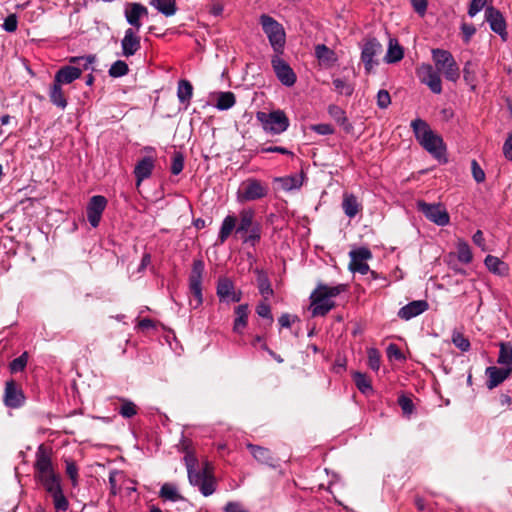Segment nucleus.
<instances>
[{
  "label": "nucleus",
  "instance_id": "f257e3e1",
  "mask_svg": "<svg viewBox=\"0 0 512 512\" xmlns=\"http://www.w3.org/2000/svg\"><path fill=\"white\" fill-rule=\"evenodd\" d=\"M234 233L236 240L245 247L256 245V212L253 208H243L238 215H227L221 224L218 241L223 244Z\"/></svg>",
  "mask_w": 512,
  "mask_h": 512
},
{
  "label": "nucleus",
  "instance_id": "f03ea898",
  "mask_svg": "<svg viewBox=\"0 0 512 512\" xmlns=\"http://www.w3.org/2000/svg\"><path fill=\"white\" fill-rule=\"evenodd\" d=\"M34 469L35 479L43 486L48 494L62 488L61 477L55 472L50 454L43 445H40L37 449Z\"/></svg>",
  "mask_w": 512,
  "mask_h": 512
},
{
  "label": "nucleus",
  "instance_id": "7ed1b4c3",
  "mask_svg": "<svg viewBox=\"0 0 512 512\" xmlns=\"http://www.w3.org/2000/svg\"><path fill=\"white\" fill-rule=\"evenodd\" d=\"M411 128L420 145L436 159L445 155L446 148L442 137L434 133L426 121L417 118L411 122Z\"/></svg>",
  "mask_w": 512,
  "mask_h": 512
},
{
  "label": "nucleus",
  "instance_id": "20e7f679",
  "mask_svg": "<svg viewBox=\"0 0 512 512\" xmlns=\"http://www.w3.org/2000/svg\"><path fill=\"white\" fill-rule=\"evenodd\" d=\"M259 22L274 53L283 54L286 44V33L283 25L267 14H262Z\"/></svg>",
  "mask_w": 512,
  "mask_h": 512
},
{
  "label": "nucleus",
  "instance_id": "39448f33",
  "mask_svg": "<svg viewBox=\"0 0 512 512\" xmlns=\"http://www.w3.org/2000/svg\"><path fill=\"white\" fill-rule=\"evenodd\" d=\"M94 62V55L72 57L70 58V63L76 64L77 66L67 65L62 67L56 72L54 81L61 85L70 84L78 79L81 76L82 71L87 70Z\"/></svg>",
  "mask_w": 512,
  "mask_h": 512
},
{
  "label": "nucleus",
  "instance_id": "423d86ee",
  "mask_svg": "<svg viewBox=\"0 0 512 512\" xmlns=\"http://www.w3.org/2000/svg\"><path fill=\"white\" fill-rule=\"evenodd\" d=\"M432 58L436 66V70L442 72L449 81L456 82L460 77L459 67L453 55L444 49H433Z\"/></svg>",
  "mask_w": 512,
  "mask_h": 512
},
{
  "label": "nucleus",
  "instance_id": "0eeeda50",
  "mask_svg": "<svg viewBox=\"0 0 512 512\" xmlns=\"http://www.w3.org/2000/svg\"><path fill=\"white\" fill-rule=\"evenodd\" d=\"M204 267V262L202 260L199 259L193 261L189 276V291L191 294L189 305L192 309L199 308L203 303L202 278Z\"/></svg>",
  "mask_w": 512,
  "mask_h": 512
},
{
  "label": "nucleus",
  "instance_id": "6e6552de",
  "mask_svg": "<svg viewBox=\"0 0 512 512\" xmlns=\"http://www.w3.org/2000/svg\"><path fill=\"white\" fill-rule=\"evenodd\" d=\"M189 483L197 486L201 494L205 497L212 495L216 490V481L209 464L206 463L203 468H196L187 472Z\"/></svg>",
  "mask_w": 512,
  "mask_h": 512
},
{
  "label": "nucleus",
  "instance_id": "1a4fd4ad",
  "mask_svg": "<svg viewBox=\"0 0 512 512\" xmlns=\"http://www.w3.org/2000/svg\"><path fill=\"white\" fill-rule=\"evenodd\" d=\"M258 121L266 132L274 135L283 133L289 127V119L282 110L270 113L258 111Z\"/></svg>",
  "mask_w": 512,
  "mask_h": 512
},
{
  "label": "nucleus",
  "instance_id": "9d476101",
  "mask_svg": "<svg viewBox=\"0 0 512 512\" xmlns=\"http://www.w3.org/2000/svg\"><path fill=\"white\" fill-rule=\"evenodd\" d=\"M417 209L431 222L438 226H446L450 222V216L441 203L429 204L423 200L417 202Z\"/></svg>",
  "mask_w": 512,
  "mask_h": 512
},
{
  "label": "nucleus",
  "instance_id": "9b49d317",
  "mask_svg": "<svg viewBox=\"0 0 512 512\" xmlns=\"http://www.w3.org/2000/svg\"><path fill=\"white\" fill-rule=\"evenodd\" d=\"M281 54H274L271 58V65L277 79L285 86L291 87L296 83L297 76L290 65L280 57Z\"/></svg>",
  "mask_w": 512,
  "mask_h": 512
},
{
  "label": "nucleus",
  "instance_id": "f8f14e48",
  "mask_svg": "<svg viewBox=\"0 0 512 512\" xmlns=\"http://www.w3.org/2000/svg\"><path fill=\"white\" fill-rule=\"evenodd\" d=\"M417 75L420 81L427 85L433 93L440 94L442 92L440 74L432 65L422 64L417 70Z\"/></svg>",
  "mask_w": 512,
  "mask_h": 512
},
{
  "label": "nucleus",
  "instance_id": "ddd939ff",
  "mask_svg": "<svg viewBox=\"0 0 512 512\" xmlns=\"http://www.w3.org/2000/svg\"><path fill=\"white\" fill-rule=\"evenodd\" d=\"M349 256V269L352 272H358L364 275L370 271L369 265L366 263V261L372 258V253L368 248L361 247L351 250Z\"/></svg>",
  "mask_w": 512,
  "mask_h": 512
},
{
  "label": "nucleus",
  "instance_id": "4468645a",
  "mask_svg": "<svg viewBox=\"0 0 512 512\" xmlns=\"http://www.w3.org/2000/svg\"><path fill=\"white\" fill-rule=\"evenodd\" d=\"M382 50V44L376 38L366 39L362 47L361 60L367 73L372 71L374 64H378L373 58L381 54Z\"/></svg>",
  "mask_w": 512,
  "mask_h": 512
},
{
  "label": "nucleus",
  "instance_id": "2eb2a0df",
  "mask_svg": "<svg viewBox=\"0 0 512 512\" xmlns=\"http://www.w3.org/2000/svg\"><path fill=\"white\" fill-rule=\"evenodd\" d=\"M107 206V199L102 195H94L87 204V219L93 228L98 227L102 214Z\"/></svg>",
  "mask_w": 512,
  "mask_h": 512
},
{
  "label": "nucleus",
  "instance_id": "dca6fc26",
  "mask_svg": "<svg viewBox=\"0 0 512 512\" xmlns=\"http://www.w3.org/2000/svg\"><path fill=\"white\" fill-rule=\"evenodd\" d=\"M485 20L489 23L491 30L498 34L503 40L507 38V25L505 18L500 10L494 6H488L485 9Z\"/></svg>",
  "mask_w": 512,
  "mask_h": 512
},
{
  "label": "nucleus",
  "instance_id": "f3484780",
  "mask_svg": "<svg viewBox=\"0 0 512 512\" xmlns=\"http://www.w3.org/2000/svg\"><path fill=\"white\" fill-rule=\"evenodd\" d=\"M4 404L9 408H20L25 403V395L14 380L6 382L4 391Z\"/></svg>",
  "mask_w": 512,
  "mask_h": 512
},
{
  "label": "nucleus",
  "instance_id": "a211bd4d",
  "mask_svg": "<svg viewBox=\"0 0 512 512\" xmlns=\"http://www.w3.org/2000/svg\"><path fill=\"white\" fill-rule=\"evenodd\" d=\"M124 15L126 21L133 27V29L139 31L142 26L141 19L148 16V9L141 3H127Z\"/></svg>",
  "mask_w": 512,
  "mask_h": 512
},
{
  "label": "nucleus",
  "instance_id": "6ab92c4d",
  "mask_svg": "<svg viewBox=\"0 0 512 512\" xmlns=\"http://www.w3.org/2000/svg\"><path fill=\"white\" fill-rule=\"evenodd\" d=\"M216 293L221 302L232 303L241 300L240 292L235 291L233 282L227 277L219 278Z\"/></svg>",
  "mask_w": 512,
  "mask_h": 512
},
{
  "label": "nucleus",
  "instance_id": "aec40b11",
  "mask_svg": "<svg viewBox=\"0 0 512 512\" xmlns=\"http://www.w3.org/2000/svg\"><path fill=\"white\" fill-rule=\"evenodd\" d=\"M488 380L486 382L488 389H494L506 380L512 374V367H496L490 366L485 371Z\"/></svg>",
  "mask_w": 512,
  "mask_h": 512
},
{
  "label": "nucleus",
  "instance_id": "412c9836",
  "mask_svg": "<svg viewBox=\"0 0 512 512\" xmlns=\"http://www.w3.org/2000/svg\"><path fill=\"white\" fill-rule=\"evenodd\" d=\"M136 32L133 28L125 30L124 37L121 40L122 54L125 57L133 56L141 47L140 37L136 35Z\"/></svg>",
  "mask_w": 512,
  "mask_h": 512
},
{
  "label": "nucleus",
  "instance_id": "4be33fe9",
  "mask_svg": "<svg viewBox=\"0 0 512 512\" xmlns=\"http://www.w3.org/2000/svg\"><path fill=\"white\" fill-rule=\"evenodd\" d=\"M428 308L429 304L426 300H414L400 308L397 315L400 319L408 321L424 313Z\"/></svg>",
  "mask_w": 512,
  "mask_h": 512
},
{
  "label": "nucleus",
  "instance_id": "5701e85b",
  "mask_svg": "<svg viewBox=\"0 0 512 512\" xmlns=\"http://www.w3.org/2000/svg\"><path fill=\"white\" fill-rule=\"evenodd\" d=\"M258 465H261V469L270 468L273 472V477L280 476L279 460L272 456L268 449L260 446H258Z\"/></svg>",
  "mask_w": 512,
  "mask_h": 512
},
{
  "label": "nucleus",
  "instance_id": "b1692460",
  "mask_svg": "<svg viewBox=\"0 0 512 512\" xmlns=\"http://www.w3.org/2000/svg\"><path fill=\"white\" fill-rule=\"evenodd\" d=\"M154 168V160L152 157L146 156L139 160L134 168L136 177V185L140 186L143 180L150 177Z\"/></svg>",
  "mask_w": 512,
  "mask_h": 512
},
{
  "label": "nucleus",
  "instance_id": "393cba45",
  "mask_svg": "<svg viewBox=\"0 0 512 512\" xmlns=\"http://www.w3.org/2000/svg\"><path fill=\"white\" fill-rule=\"evenodd\" d=\"M346 286L343 284H339L337 286H327L325 284H319L317 288L313 291L316 296V300L314 302H320L325 299H330L331 297H336L343 291H345Z\"/></svg>",
  "mask_w": 512,
  "mask_h": 512
},
{
  "label": "nucleus",
  "instance_id": "a878e982",
  "mask_svg": "<svg viewBox=\"0 0 512 512\" xmlns=\"http://www.w3.org/2000/svg\"><path fill=\"white\" fill-rule=\"evenodd\" d=\"M256 199V180L248 179L241 183L237 191V200L240 203Z\"/></svg>",
  "mask_w": 512,
  "mask_h": 512
},
{
  "label": "nucleus",
  "instance_id": "bb28decb",
  "mask_svg": "<svg viewBox=\"0 0 512 512\" xmlns=\"http://www.w3.org/2000/svg\"><path fill=\"white\" fill-rule=\"evenodd\" d=\"M315 56L321 65L330 67L337 61L336 53L324 44L315 46Z\"/></svg>",
  "mask_w": 512,
  "mask_h": 512
},
{
  "label": "nucleus",
  "instance_id": "cd10ccee",
  "mask_svg": "<svg viewBox=\"0 0 512 512\" xmlns=\"http://www.w3.org/2000/svg\"><path fill=\"white\" fill-rule=\"evenodd\" d=\"M342 209L346 216L354 218L362 210V205L354 194L345 193L343 195Z\"/></svg>",
  "mask_w": 512,
  "mask_h": 512
},
{
  "label": "nucleus",
  "instance_id": "c85d7f7f",
  "mask_svg": "<svg viewBox=\"0 0 512 512\" xmlns=\"http://www.w3.org/2000/svg\"><path fill=\"white\" fill-rule=\"evenodd\" d=\"M484 263L487 269L496 275L504 276L508 274V265L504 263L502 260H500L498 257L487 255L484 260Z\"/></svg>",
  "mask_w": 512,
  "mask_h": 512
},
{
  "label": "nucleus",
  "instance_id": "c756f323",
  "mask_svg": "<svg viewBox=\"0 0 512 512\" xmlns=\"http://www.w3.org/2000/svg\"><path fill=\"white\" fill-rule=\"evenodd\" d=\"M310 300L313 316H325L331 309L335 307V302L330 299L314 302V300H316L314 292L311 293Z\"/></svg>",
  "mask_w": 512,
  "mask_h": 512
},
{
  "label": "nucleus",
  "instance_id": "7c9ffc66",
  "mask_svg": "<svg viewBox=\"0 0 512 512\" xmlns=\"http://www.w3.org/2000/svg\"><path fill=\"white\" fill-rule=\"evenodd\" d=\"M193 95V86L192 84L185 79H181L178 82L177 87V97L181 104L185 105V108H187L190 104L191 98Z\"/></svg>",
  "mask_w": 512,
  "mask_h": 512
},
{
  "label": "nucleus",
  "instance_id": "2f4dec72",
  "mask_svg": "<svg viewBox=\"0 0 512 512\" xmlns=\"http://www.w3.org/2000/svg\"><path fill=\"white\" fill-rule=\"evenodd\" d=\"M149 4L166 17L173 16L177 11L175 0H150Z\"/></svg>",
  "mask_w": 512,
  "mask_h": 512
},
{
  "label": "nucleus",
  "instance_id": "473e14b6",
  "mask_svg": "<svg viewBox=\"0 0 512 512\" xmlns=\"http://www.w3.org/2000/svg\"><path fill=\"white\" fill-rule=\"evenodd\" d=\"M214 97L216 100L215 107L221 111L230 109L236 102L235 95L230 91L217 92Z\"/></svg>",
  "mask_w": 512,
  "mask_h": 512
},
{
  "label": "nucleus",
  "instance_id": "72a5a7b5",
  "mask_svg": "<svg viewBox=\"0 0 512 512\" xmlns=\"http://www.w3.org/2000/svg\"><path fill=\"white\" fill-rule=\"evenodd\" d=\"M50 101L57 107L65 109L67 106V100L62 90L61 84L53 81L49 92Z\"/></svg>",
  "mask_w": 512,
  "mask_h": 512
},
{
  "label": "nucleus",
  "instance_id": "f704fd0d",
  "mask_svg": "<svg viewBox=\"0 0 512 512\" xmlns=\"http://www.w3.org/2000/svg\"><path fill=\"white\" fill-rule=\"evenodd\" d=\"M235 314H236V317L234 320L233 331L238 334H241L247 325L248 306L247 305H239L235 309Z\"/></svg>",
  "mask_w": 512,
  "mask_h": 512
},
{
  "label": "nucleus",
  "instance_id": "c9c22d12",
  "mask_svg": "<svg viewBox=\"0 0 512 512\" xmlns=\"http://www.w3.org/2000/svg\"><path fill=\"white\" fill-rule=\"evenodd\" d=\"M329 113L343 127L346 133L352 132L353 125L348 121L343 109L336 105H331L329 107Z\"/></svg>",
  "mask_w": 512,
  "mask_h": 512
},
{
  "label": "nucleus",
  "instance_id": "e433bc0d",
  "mask_svg": "<svg viewBox=\"0 0 512 512\" xmlns=\"http://www.w3.org/2000/svg\"><path fill=\"white\" fill-rule=\"evenodd\" d=\"M304 177V172H301L300 175L282 177L279 178L278 181L281 183L283 190L291 191L293 189H299L303 185Z\"/></svg>",
  "mask_w": 512,
  "mask_h": 512
},
{
  "label": "nucleus",
  "instance_id": "4c0bfd02",
  "mask_svg": "<svg viewBox=\"0 0 512 512\" xmlns=\"http://www.w3.org/2000/svg\"><path fill=\"white\" fill-rule=\"evenodd\" d=\"M404 56L403 48L398 44L397 40L390 39L385 61L387 63H396Z\"/></svg>",
  "mask_w": 512,
  "mask_h": 512
},
{
  "label": "nucleus",
  "instance_id": "58836bf2",
  "mask_svg": "<svg viewBox=\"0 0 512 512\" xmlns=\"http://www.w3.org/2000/svg\"><path fill=\"white\" fill-rule=\"evenodd\" d=\"M497 362L506 367L512 365V344L510 342L499 343V356Z\"/></svg>",
  "mask_w": 512,
  "mask_h": 512
},
{
  "label": "nucleus",
  "instance_id": "ea45409f",
  "mask_svg": "<svg viewBox=\"0 0 512 512\" xmlns=\"http://www.w3.org/2000/svg\"><path fill=\"white\" fill-rule=\"evenodd\" d=\"M53 500L54 509L56 512H65L69 508V501L64 495L63 488L56 492L49 494Z\"/></svg>",
  "mask_w": 512,
  "mask_h": 512
},
{
  "label": "nucleus",
  "instance_id": "a19ab883",
  "mask_svg": "<svg viewBox=\"0 0 512 512\" xmlns=\"http://www.w3.org/2000/svg\"><path fill=\"white\" fill-rule=\"evenodd\" d=\"M118 400L121 402L118 412L123 418L129 419L138 413L137 406L131 400L124 397H119Z\"/></svg>",
  "mask_w": 512,
  "mask_h": 512
},
{
  "label": "nucleus",
  "instance_id": "79ce46f5",
  "mask_svg": "<svg viewBox=\"0 0 512 512\" xmlns=\"http://www.w3.org/2000/svg\"><path fill=\"white\" fill-rule=\"evenodd\" d=\"M159 496L164 500H169L172 502H176L182 499L181 495L178 493L177 487L171 483H165L162 485Z\"/></svg>",
  "mask_w": 512,
  "mask_h": 512
},
{
  "label": "nucleus",
  "instance_id": "37998d69",
  "mask_svg": "<svg viewBox=\"0 0 512 512\" xmlns=\"http://www.w3.org/2000/svg\"><path fill=\"white\" fill-rule=\"evenodd\" d=\"M258 290L266 301L270 296L273 295V289L266 275L258 270Z\"/></svg>",
  "mask_w": 512,
  "mask_h": 512
},
{
  "label": "nucleus",
  "instance_id": "c03bdc74",
  "mask_svg": "<svg viewBox=\"0 0 512 512\" xmlns=\"http://www.w3.org/2000/svg\"><path fill=\"white\" fill-rule=\"evenodd\" d=\"M457 257L458 260L464 264H468L472 261L473 255L470 246L467 242L460 240L457 244Z\"/></svg>",
  "mask_w": 512,
  "mask_h": 512
},
{
  "label": "nucleus",
  "instance_id": "a18cd8bd",
  "mask_svg": "<svg viewBox=\"0 0 512 512\" xmlns=\"http://www.w3.org/2000/svg\"><path fill=\"white\" fill-rule=\"evenodd\" d=\"M123 478L124 474L121 471L114 469L109 472V485L111 495L115 496L120 492L121 487L119 483L123 480Z\"/></svg>",
  "mask_w": 512,
  "mask_h": 512
},
{
  "label": "nucleus",
  "instance_id": "49530a36",
  "mask_svg": "<svg viewBox=\"0 0 512 512\" xmlns=\"http://www.w3.org/2000/svg\"><path fill=\"white\" fill-rule=\"evenodd\" d=\"M181 445L183 450L185 451L184 462L187 468V472L198 468V459L193 452L188 450L189 445L187 443V440L183 439Z\"/></svg>",
  "mask_w": 512,
  "mask_h": 512
},
{
  "label": "nucleus",
  "instance_id": "de8ad7c7",
  "mask_svg": "<svg viewBox=\"0 0 512 512\" xmlns=\"http://www.w3.org/2000/svg\"><path fill=\"white\" fill-rule=\"evenodd\" d=\"M333 85L339 94L351 96L354 92V86L346 79L336 78L333 80Z\"/></svg>",
  "mask_w": 512,
  "mask_h": 512
},
{
  "label": "nucleus",
  "instance_id": "09e8293b",
  "mask_svg": "<svg viewBox=\"0 0 512 512\" xmlns=\"http://www.w3.org/2000/svg\"><path fill=\"white\" fill-rule=\"evenodd\" d=\"M353 380L355 382L356 387L362 393H367L372 390L371 382L366 377L365 374H363L361 372H355L353 375Z\"/></svg>",
  "mask_w": 512,
  "mask_h": 512
},
{
  "label": "nucleus",
  "instance_id": "8fccbe9b",
  "mask_svg": "<svg viewBox=\"0 0 512 512\" xmlns=\"http://www.w3.org/2000/svg\"><path fill=\"white\" fill-rule=\"evenodd\" d=\"M463 78L472 89L476 88L475 65L471 61H467L463 67Z\"/></svg>",
  "mask_w": 512,
  "mask_h": 512
},
{
  "label": "nucleus",
  "instance_id": "3c124183",
  "mask_svg": "<svg viewBox=\"0 0 512 512\" xmlns=\"http://www.w3.org/2000/svg\"><path fill=\"white\" fill-rule=\"evenodd\" d=\"M129 71V68H128V65L125 61L123 60H117L115 61L108 73H109V76L113 77V78H118V77H122L124 75H126Z\"/></svg>",
  "mask_w": 512,
  "mask_h": 512
},
{
  "label": "nucleus",
  "instance_id": "603ef678",
  "mask_svg": "<svg viewBox=\"0 0 512 512\" xmlns=\"http://www.w3.org/2000/svg\"><path fill=\"white\" fill-rule=\"evenodd\" d=\"M28 362V354L24 352L19 357L11 361L9 368L11 373H17L24 370Z\"/></svg>",
  "mask_w": 512,
  "mask_h": 512
},
{
  "label": "nucleus",
  "instance_id": "864d4df0",
  "mask_svg": "<svg viewBox=\"0 0 512 512\" xmlns=\"http://www.w3.org/2000/svg\"><path fill=\"white\" fill-rule=\"evenodd\" d=\"M66 474L70 478L72 485L75 487L78 485V467L76 463L71 459H65Z\"/></svg>",
  "mask_w": 512,
  "mask_h": 512
},
{
  "label": "nucleus",
  "instance_id": "5fc2aeb1",
  "mask_svg": "<svg viewBox=\"0 0 512 512\" xmlns=\"http://www.w3.org/2000/svg\"><path fill=\"white\" fill-rule=\"evenodd\" d=\"M452 342L453 344L460 349L463 352H466L470 348V342L468 338H466L462 333L460 332H453L452 335Z\"/></svg>",
  "mask_w": 512,
  "mask_h": 512
},
{
  "label": "nucleus",
  "instance_id": "6e6d98bb",
  "mask_svg": "<svg viewBox=\"0 0 512 512\" xmlns=\"http://www.w3.org/2000/svg\"><path fill=\"white\" fill-rule=\"evenodd\" d=\"M258 316L264 318L268 326H271L274 322L273 315L271 313V308L266 301L258 304Z\"/></svg>",
  "mask_w": 512,
  "mask_h": 512
},
{
  "label": "nucleus",
  "instance_id": "4d7b16f0",
  "mask_svg": "<svg viewBox=\"0 0 512 512\" xmlns=\"http://www.w3.org/2000/svg\"><path fill=\"white\" fill-rule=\"evenodd\" d=\"M380 353L376 348H370L368 350V366L377 371L380 368Z\"/></svg>",
  "mask_w": 512,
  "mask_h": 512
},
{
  "label": "nucleus",
  "instance_id": "13d9d810",
  "mask_svg": "<svg viewBox=\"0 0 512 512\" xmlns=\"http://www.w3.org/2000/svg\"><path fill=\"white\" fill-rule=\"evenodd\" d=\"M183 167H184V157H183L182 153L175 152L173 155L172 164H171V173L173 175H178L182 172Z\"/></svg>",
  "mask_w": 512,
  "mask_h": 512
},
{
  "label": "nucleus",
  "instance_id": "bf43d9fd",
  "mask_svg": "<svg viewBox=\"0 0 512 512\" xmlns=\"http://www.w3.org/2000/svg\"><path fill=\"white\" fill-rule=\"evenodd\" d=\"M471 172L474 180L477 183H482L485 181V172L475 159L471 161Z\"/></svg>",
  "mask_w": 512,
  "mask_h": 512
},
{
  "label": "nucleus",
  "instance_id": "052dcab7",
  "mask_svg": "<svg viewBox=\"0 0 512 512\" xmlns=\"http://www.w3.org/2000/svg\"><path fill=\"white\" fill-rule=\"evenodd\" d=\"M391 104V97L387 90H379L377 93V106L380 109H386Z\"/></svg>",
  "mask_w": 512,
  "mask_h": 512
},
{
  "label": "nucleus",
  "instance_id": "680f3d73",
  "mask_svg": "<svg viewBox=\"0 0 512 512\" xmlns=\"http://www.w3.org/2000/svg\"><path fill=\"white\" fill-rule=\"evenodd\" d=\"M398 404L401 407L404 414L410 415L413 412L414 404H413V401L409 397H407L405 395H401L398 398Z\"/></svg>",
  "mask_w": 512,
  "mask_h": 512
},
{
  "label": "nucleus",
  "instance_id": "e2e57ef3",
  "mask_svg": "<svg viewBox=\"0 0 512 512\" xmlns=\"http://www.w3.org/2000/svg\"><path fill=\"white\" fill-rule=\"evenodd\" d=\"M258 152L262 153H268V152H276L281 153L288 156H294V153L287 148L280 147V146H266L263 144L260 149H258Z\"/></svg>",
  "mask_w": 512,
  "mask_h": 512
},
{
  "label": "nucleus",
  "instance_id": "0e129e2a",
  "mask_svg": "<svg viewBox=\"0 0 512 512\" xmlns=\"http://www.w3.org/2000/svg\"><path fill=\"white\" fill-rule=\"evenodd\" d=\"M17 25V16L15 14H11L5 18L2 27L7 32H14L17 29Z\"/></svg>",
  "mask_w": 512,
  "mask_h": 512
},
{
  "label": "nucleus",
  "instance_id": "69168bd1",
  "mask_svg": "<svg viewBox=\"0 0 512 512\" xmlns=\"http://www.w3.org/2000/svg\"><path fill=\"white\" fill-rule=\"evenodd\" d=\"M487 3V0H472L468 9V14L474 17Z\"/></svg>",
  "mask_w": 512,
  "mask_h": 512
},
{
  "label": "nucleus",
  "instance_id": "338daca9",
  "mask_svg": "<svg viewBox=\"0 0 512 512\" xmlns=\"http://www.w3.org/2000/svg\"><path fill=\"white\" fill-rule=\"evenodd\" d=\"M412 6L415 10V12L420 15L424 16L427 10L428 1L427 0H411Z\"/></svg>",
  "mask_w": 512,
  "mask_h": 512
},
{
  "label": "nucleus",
  "instance_id": "774afa93",
  "mask_svg": "<svg viewBox=\"0 0 512 512\" xmlns=\"http://www.w3.org/2000/svg\"><path fill=\"white\" fill-rule=\"evenodd\" d=\"M503 154L507 160L512 161V132L503 144Z\"/></svg>",
  "mask_w": 512,
  "mask_h": 512
}]
</instances>
